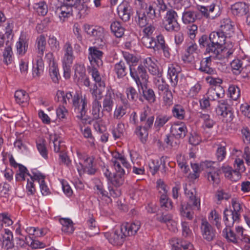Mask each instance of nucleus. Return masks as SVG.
<instances>
[{"mask_svg":"<svg viewBox=\"0 0 250 250\" xmlns=\"http://www.w3.org/2000/svg\"><path fill=\"white\" fill-rule=\"evenodd\" d=\"M112 158L111 162L114 167L116 172L113 176L111 178L109 181L112 186L115 187H120L124 182L125 175V169L121 167V164L128 170L131 169V165L127 161L125 156L119 153L118 152H114L112 153Z\"/></svg>","mask_w":250,"mask_h":250,"instance_id":"f257e3e1","label":"nucleus"},{"mask_svg":"<svg viewBox=\"0 0 250 250\" xmlns=\"http://www.w3.org/2000/svg\"><path fill=\"white\" fill-rule=\"evenodd\" d=\"M87 97L85 95L82 96L78 93H76L73 96L72 106L75 112L78 114L77 118L83 123H86L87 121L85 115L87 110Z\"/></svg>","mask_w":250,"mask_h":250,"instance_id":"f03ea898","label":"nucleus"},{"mask_svg":"<svg viewBox=\"0 0 250 250\" xmlns=\"http://www.w3.org/2000/svg\"><path fill=\"white\" fill-rule=\"evenodd\" d=\"M83 29L86 34L94 38L95 43H97L100 48H103L105 45V30L100 26H95L85 24Z\"/></svg>","mask_w":250,"mask_h":250,"instance_id":"7ed1b4c3","label":"nucleus"},{"mask_svg":"<svg viewBox=\"0 0 250 250\" xmlns=\"http://www.w3.org/2000/svg\"><path fill=\"white\" fill-rule=\"evenodd\" d=\"M45 176L40 172H33L31 181L27 180L26 189L28 195H33L36 189L34 182L37 181L40 184L41 191L43 195H47L50 193V190L44 181Z\"/></svg>","mask_w":250,"mask_h":250,"instance_id":"20e7f679","label":"nucleus"},{"mask_svg":"<svg viewBox=\"0 0 250 250\" xmlns=\"http://www.w3.org/2000/svg\"><path fill=\"white\" fill-rule=\"evenodd\" d=\"M167 6L164 0H156L151 2L146 5L144 12L148 18L152 21L161 17V12L165 11Z\"/></svg>","mask_w":250,"mask_h":250,"instance_id":"39448f33","label":"nucleus"},{"mask_svg":"<svg viewBox=\"0 0 250 250\" xmlns=\"http://www.w3.org/2000/svg\"><path fill=\"white\" fill-rule=\"evenodd\" d=\"M177 13L173 10L167 11L165 16L163 25L164 29L168 32H178L181 29L180 24L178 22Z\"/></svg>","mask_w":250,"mask_h":250,"instance_id":"423d86ee","label":"nucleus"},{"mask_svg":"<svg viewBox=\"0 0 250 250\" xmlns=\"http://www.w3.org/2000/svg\"><path fill=\"white\" fill-rule=\"evenodd\" d=\"M129 70L131 77L135 81L138 87L147 83L148 76L143 65L140 64L137 66L136 65H130Z\"/></svg>","mask_w":250,"mask_h":250,"instance_id":"0eeeda50","label":"nucleus"},{"mask_svg":"<svg viewBox=\"0 0 250 250\" xmlns=\"http://www.w3.org/2000/svg\"><path fill=\"white\" fill-rule=\"evenodd\" d=\"M209 35L213 48L215 49L214 56H217L220 53V51L222 50L223 48L226 47L227 42L225 41L227 38L220 31L212 32Z\"/></svg>","mask_w":250,"mask_h":250,"instance_id":"6e6552de","label":"nucleus"},{"mask_svg":"<svg viewBox=\"0 0 250 250\" xmlns=\"http://www.w3.org/2000/svg\"><path fill=\"white\" fill-rule=\"evenodd\" d=\"M185 194L188 200V204L192 206L193 209H200V199L198 196L195 188L191 184L186 185L185 188Z\"/></svg>","mask_w":250,"mask_h":250,"instance_id":"1a4fd4ad","label":"nucleus"},{"mask_svg":"<svg viewBox=\"0 0 250 250\" xmlns=\"http://www.w3.org/2000/svg\"><path fill=\"white\" fill-rule=\"evenodd\" d=\"M100 46H90L88 48V59L92 67H99L103 65L102 58L104 52Z\"/></svg>","mask_w":250,"mask_h":250,"instance_id":"9d476101","label":"nucleus"},{"mask_svg":"<svg viewBox=\"0 0 250 250\" xmlns=\"http://www.w3.org/2000/svg\"><path fill=\"white\" fill-rule=\"evenodd\" d=\"M104 236L109 243L113 245H122L125 240V234L124 233L121 227L115 229L112 232H106L104 233Z\"/></svg>","mask_w":250,"mask_h":250,"instance_id":"9b49d317","label":"nucleus"},{"mask_svg":"<svg viewBox=\"0 0 250 250\" xmlns=\"http://www.w3.org/2000/svg\"><path fill=\"white\" fill-rule=\"evenodd\" d=\"M170 132L175 139H183L187 134L188 129L184 123L177 122L171 125Z\"/></svg>","mask_w":250,"mask_h":250,"instance_id":"f8f14e48","label":"nucleus"},{"mask_svg":"<svg viewBox=\"0 0 250 250\" xmlns=\"http://www.w3.org/2000/svg\"><path fill=\"white\" fill-rule=\"evenodd\" d=\"M181 71V68L177 63L168 64L167 70L168 78L170 80L171 85L175 87L178 82V75Z\"/></svg>","mask_w":250,"mask_h":250,"instance_id":"ddd939ff","label":"nucleus"},{"mask_svg":"<svg viewBox=\"0 0 250 250\" xmlns=\"http://www.w3.org/2000/svg\"><path fill=\"white\" fill-rule=\"evenodd\" d=\"M150 110L149 107H144L140 113V121L142 123L143 126L149 129H150L153 126L154 121V117L149 114Z\"/></svg>","mask_w":250,"mask_h":250,"instance_id":"4468645a","label":"nucleus"},{"mask_svg":"<svg viewBox=\"0 0 250 250\" xmlns=\"http://www.w3.org/2000/svg\"><path fill=\"white\" fill-rule=\"evenodd\" d=\"M141 226L140 221H135L131 223H124L121 227L125 236L127 237L135 235L140 229Z\"/></svg>","mask_w":250,"mask_h":250,"instance_id":"2eb2a0df","label":"nucleus"},{"mask_svg":"<svg viewBox=\"0 0 250 250\" xmlns=\"http://www.w3.org/2000/svg\"><path fill=\"white\" fill-rule=\"evenodd\" d=\"M216 114L223 118H227V120L231 119L232 113L231 107L225 100H220L216 109Z\"/></svg>","mask_w":250,"mask_h":250,"instance_id":"dca6fc26","label":"nucleus"},{"mask_svg":"<svg viewBox=\"0 0 250 250\" xmlns=\"http://www.w3.org/2000/svg\"><path fill=\"white\" fill-rule=\"evenodd\" d=\"M131 8L129 4L124 1L117 7V12L120 18L124 21H127L130 19Z\"/></svg>","mask_w":250,"mask_h":250,"instance_id":"f3484780","label":"nucleus"},{"mask_svg":"<svg viewBox=\"0 0 250 250\" xmlns=\"http://www.w3.org/2000/svg\"><path fill=\"white\" fill-rule=\"evenodd\" d=\"M114 93L111 89H107L103 101V111L107 113L111 112L114 106Z\"/></svg>","mask_w":250,"mask_h":250,"instance_id":"a211bd4d","label":"nucleus"},{"mask_svg":"<svg viewBox=\"0 0 250 250\" xmlns=\"http://www.w3.org/2000/svg\"><path fill=\"white\" fill-rule=\"evenodd\" d=\"M240 214H234L232 210L226 208L224 211V221L227 228H231L235 222H239Z\"/></svg>","mask_w":250,"mask_h":250,"instance_id":"6ab92c4d","label":"nucleus"},{"mask_svg":"<svg viewBox=\"0 0 250 250\" xmlns=\"http://www.w3.org/2000/svg\"><path fill=\"white\" fill-rule=\"evenodd\" d=\"M72 8L62 5L57 7L55 11V16L58 17L61 22H63L66 19L72 15Z\"/></svg>","mask_w":250,"mask_h":250,"instance_id":"aec40b11","label":"nucleus"},{"mask_svg":"<svg viewBox=\"0 0 250 250\" xmlns=\"http://www.w3.org/2000/svg\"><path fill=\"white\" fill-rule=\"evenodd\" d=\"M93 158L92 157H86L83 164L80 163L81 168L78 166L77 169L81 174L82 172L87 173L88 174H94L96 172V169L93 167Z\"/></svg>","mask_w":250,"mask_h":250,"instance_id":"412c9836","label":"nucleus"},{"mask_svg":"<svg viewBox=\"0 0 250 250\" xmlns=\"http://www.w3.org/2000/svg\"><path fill=\"white\" fill-rule=\"evenodd\" d=\"M169 243L172 247L171 250H188L192 248L190 243L176 237L172 238Z\"/></svg>","mask_w":250,"mask_h":250,"instance_id":"4be33fe9","label":"nucleus"},{"mask_svg":"<svg viewBox=\"0 0 250 250\" xmlns=\"http://www.w3.org/2000/svg\"><path fill=\"white\" fill-rule=\"evenodd\" d=\"M201 229L204 239L208 241H212L215 237V231L211 225L207 221H203Z\"/></svg>","mask_w":250,"mask_h":250,"instance_id":"5701e85b","label":"nucleus"},{"mask_svg":"<svg viewBox=\"0 0 250 250\" xmlns=\"http://www.w3.org/2000/svg\"><path fill=\"white\" fill-rule=\"evenodd\" d=\"M74 55H63L62 59V65L63 70V77L68 79L71 76V68L74 59Z\"/></svg>","mask_w":250,"mask_h":250,"instance_id":"b1692460","label":"nucleus"},{"mask_svg":"<svg viewBox=\"0 0 250 250\" xmlns=\"http://www.w3.org/2000/svg\"><path fill=\"white\" fill-rule=\"evenodd\" d=\"M211 54L209 57L203 59L200 62V67L199 70L205 73L212 75L216 74V70L211 67V57H215Z\"/></svg>","mask_w":250,"mask_h":250,"instance_id":"393cba45","label":"nucleus"},{"mask_svg":"<svg viewBox=\"0 0 250 250\" xmlns=\"http://www.w3.org/2000/svg\"><path fill=\"white\" fill-rule=\"evenodd\" d=\"M231 10L233 15L241 17L248 13L249 7L245 2H238L231 6Z\"/></svg>","mask_w":250,"mask_h":250,"instance_id":"a878e982","label":"nucleus"},{"mask_svg":"<svg viewBox=\"0 0 250 250\" xmlns=\"http://www.w3.org/2000/svg\"><path fill=\"white\" fill-rule=\"evenodd\" d=\"M113 72L118 79H122L128 73L127 64L122 60L116 63L113 66Z\"/></svg>","mask_w":250,"mask_h":250,"instance_id":"bb28decb","label":"nucleus"},{"mask_svg":"<svg viewBox=\"0 0 250 250\" xmlns=\"http://www.w3.org/2000/svg\"><path fill=\"white\" fill-rule=\"evenodd\" d=\"M207 95L210 101H215L224 97L225 91L222 86L218 85L215 88H209Z\"/></svg>","mask_w":250,"mask_h":250,"instance_id":"cd10ccee","label":"nucleus"},{"mask_svg":"<svg viewBox=\"0 0 250 250\" xmlns=\"http://www.w3.org/2000/svg\"><path fill=\"white\" fill-rule=\"evenodd\" d=\"M129 104L127 100H122V104L116 105L113 113V117L116 119H121L126 113Z\"/></svg>","mask_w":250,"mask_h":250,"instance_id":"c85d7f7f","label":"nucleus"},{"mask_svg":"<svg viewBox=\"0 0 250 250\" xmlns=\"http://www.w3.org/2000/svg\"><path fill=\"white\" fill-rule=\"evenodd\" d=\"M199 44L201 47H206V53L212 54L214 55L215 49L213 48L211 42L210 35L208 37L207 35H202L199 39Z\"/></svg>","mask_w":250,"mask_h":250,"instance_id":"c756f323","label":"nucleus"},{"mask_svg":"<svg viewBox=\"0 0 250 250\" xmlns=\"http://www.w3.org/2000/svg\"><path fill=\"white\" fill-rule=\"evenodd\" d=\"M219 170L218 168H210L206 170L205 177L208 181L213 185H217L220 182Z\"/></svg>","mask_w":250,"mask_h":250,"instance_id":"7c9ffc66","label":"nucleus"},{"mask_svg":"<svg viewBox=\"0 0 250 250\" xmlns=\"http://www.w3.org/2000/svg\"><path fill=\"white\" fill-rule=\"evenodd\" d=\"M234 26L232 22L229 19L224 20L220 25V31L226 37H230L234 33Z\"/></svg>","mask_w":250,"mask_h":250,"instance_id":"2f4dec72","label":"nucleus"},{"mask_svg":"<svg viewBox=\"0 0 250 250\" xmlns=\"http://www.w3.org/2000/svg\"><path fill=\"white\" fill-rule=\"evenodd\" d=\"M91 115L93 120H98L103 116V109L102 110V105L99 101H92L90 109Z\"/></svg>","mask_w":250,"mask_h":250,"instance_id":"473e14b6","label":"nucleus"},{"mask_svg":"<svg viewBox=\"0 0 250 250\" xmlns=\"http://www.w3.org/2000/svg\"><path fill=\"white\" fill-rule=\"evenodd\" d=\"M221 170L225 174V177L232 181L236 182L241 178V174H239L235 169H232V167L229 166H223Z\"/></svg>","mask_w":250,"mask_h":250,"instance_id":"72a5a7b5","label":"nucleus"},{"mask_svg":"<svg viewBox=\"0 0 250 250\" xmlns=\"http://www.w3.org/2000/svg\"><path fill=\"white\" fill-rule=\"evenodd\" d=\"M143 96L144 98L150 104L153 103L156 101V96L153 90L147 87V83L140 85Z\"/></svg>","mask_w":250,"mask_h":250,"instance_id":"f704fd0d","label":"nucleus"},{"mask_svg":"<svg viewBox=\"0 0 250 250\" xmlns=\"http://www.w3.org/2000/svg\"><path fill=\"white\" fill-rule=\"evenodd\" d=\"M46 38L44 35H40L36 40L35 47L37 50L39 58H42L45 50Z\"/></svg>","mask_w":250,"mask_h":250,"instance_id":"c9c22d12","label":"nucleus"},{"mask_svg":"<svg viewBox=\"0 0 250 250\" xmlns=\"http://www.w3.org/2000/svg\"><path fill=\"white\" fill-rule=\"evenodd\" d=\"M73 98L71 92L65 93L63 91L58 90L55 99L62 104V106H66L68 104L70 103V100H72Z\"/></svg>","mask_w":250,"mask_h":250,"instance_id":"e433bc0d","label":"nucleus"},{"mask_svg":"<svg viewBox=\"0 0 250 250\" xmlns=\"http://www.w3.org/2000/svg\"><path fill=\"white\" fill-rule=\"evenodd\" d=\"M143 63L152 75H159L158 68L156 63V60L154 58L147 57L144 59Z\"/></svg>","mask_w":250,"mask_h":250,"instance_id":"4c0bfd02","label":"nucleus"},{"mask_svg":"<svg viewBox=\"0 0 250 250\" xmlns=\"http://www.w3.org/2000/svg\"><path fill=\"white\" fill-rule=\"evenodd\" d=\"M198 117L203 122L202 127L204 129L212 128L216 124L215 121L211 118L208 114L200 112L198 113Z\"/></svg>","mask_w":250,"mask_h":250,"instance_id":"58836bf2","label":"nucleus"},{"mask_svg":"<svg viewBox=\"0 0 250 250\" xmlns=\"http://www.w3.org/2000/svg\"><path fill=\"white\" fill-rule=\"evenodd\" d=\"M150 129L146 127H144L143 125H138L136 126L134 133L139 138L141 142L145 144L147 141L148 136V131Z\"/></svg>","mask_w":250,"mask_h":250,"instance_id":"ea45409f","label":"nucleus"},{"mask_svg":"<svg viewBox=\"0 0 250 250\" xmlns=\"http://www.w3.org/2000/svg\"><path fill=\"white\" fill-rule=\"evenodd\" d=\"M111 32L118 38H122L125 33V28L123 25L119 21H115L110 25Z\"/></svg>","mask_w":250,"mask_h":250,"instance_id":"a19ab883","label":"nucleus"},{"mask_svg":"<svg viewBox=\"0 0 250 250\" xmlns=\"http://www.w3.org/2000/svg\"><path fill=\"white\" fill-rule=\"evenodd\" d=\"M59 222L62 225V230L65 233L70 234H72L74 230V228L72 221L69 218H60Z\"/></svg>","mask_w":250,"mask_h":250,"instance_id":"79ce46f5","label":"nucleus"},{"mask_svg":"<svg viewBox=\"0 0 250 250\" xmlns=\"http://www.w3.org/2000/svg\"><path fill=\"white\" fill-rule=\"evenodd\" d=\"M170 119L171 117L166 114L158 115L154 123L155 128L157 130H160Z\"/></svg>","mask_w":250,"mask_h":250,"instance_id":"37998d69","label":"nucleus"},{"mask_svg":"<svg viewBox=\"0 0 250 250\" xmlns=\"http://www.w3.org/2000/svg\"><path fill=\"white\" fill-rule=\"evenodd\" d=\"M50 140V142L52 141L53 144L54 150L55 152L61 153L65 151V146L64 143L56 135L51 136Z\"/></svg>","mask_w":250,"mask_h":250,"instance_id":"c03bdc74","label":"nucleus"},{"mask_svg":"<svg viewBox=\"0 0 250 250\" xmlns=\"http://www.w3.org/2000/svg\"><path fill=\"white\" fill-rule=\"evenodd\" d=\"M14 97L16 103L19 104L27 103L29 99L28 94L23 90H17Z\"/></svg>","mask_w":250,"mask_h":250,"instance_id":"a18cd8bd","label":"nucleus"},{"mask_svg":"<svg viewBox=\"0 0 250 250\" xmlns=\"http://www.w3.org/2000/svg\"><path fill=\"white\" fill-rule=\"evenodd\" d=\"M104 88L100 87L97 84H94L90 88V92L93 98V101H99L103 97V93Z\"/></svg>","mask_w":250,"mask_h":250,"instance_id":"49530a36","label":"nucleus"},{"mask_svg":"<svg viewBox=\"0 0 250 250\" xmlns=\"http://www.w3.org/2000/svg\"><path fill=\"white\" fill-rule=\"evenodd\" d=\"M97 67H92L90 71L91 76L95 82V84L98 85L100 87L104 88L105 84L104 80H102V77L97 69Z\"/></svg>","mask_w":250,"mask_h":250,"instance_id":"de8ad7c7","label":"nucleus"},{"mask_svg":"<svg viewBox=\"0 0 250 250\" xmlns=\"http://www.w3.org/2000/svg\"><path fill=\"white\" fill-rule=\"evenodd\" d=\"M194 209L191 205L187 204L186 206L182 205L180 208V214L182 216L188 220H191L193 217Z\"/></svg>","mask_w":250,"mask_h":250,"instance_id":"09e8293b","label":"nucleus"},{"mask_svg":"<svg viewBox=\"0 0 250 250\" xmlns=\"http://www.w3.org/2000/svg\"><path fill=\"white\" fill-rule=\"evenodd\" d=\"M44 69V64L42 58L38 59L36 63L33 66V76L34 77H39L42 73Z\"/></svg>","mask_w":250,"mask_h":250,"instance_id":"8fccbe9b","label":"nucleus"},{"mask_svg":"<svg viewBox=\"0 0 250 250\" xmlns=\"http://www.w3.org/2000/svg\"><path fill=\"white\" fill-rule=\"evenodd\" d=\"M208 219L216 226L218 229H221V217L220 215L215 210H212L210 211L208 216Z\"/></svg>","mask_w":250,"mask_h":250,"instance_id":"3c124183","label":"nucleus"},{"mask_svg":"<svg viewBox=\"0 0 250 250\" xmlns=\"http://www.w3.org/2000/svg\"><path fill=\"white\" fill-rule=\"evenodd\" d=\"M33 8L37 14L41 16H45L48 12L47 5L43 1L34 3Z\"/></svg>","mask_w":250,"mask_h":250,"instance_id":"603ef678","label":"nucleus"},{"mask_svg":"<svg viewBox=\"0 0 250 250\" xmlns=\"http://www.w3.org/2000/svg\"><path fill=\"white\" fill-rule=\"evenodd\" d=\"M215 6V3L211 2V4L208 7L203 5H198L197 9L201 13L204 17L206 18H209V14L214 11Z\"/></svg>","mask_w":250,"mask_h":250,"instance_id":"864d4df0","label":"nucleus"},{"mask_svg":"<svg viewBox=\"0 0 250 250\" xmlns=\"http://www.w3.org/2000/svg\"><path fill=\"white\" fill-rule=\"evenodd\" d=\"M197 19L196 12L191 11H185L183 13L182 20L185 24L194 22Z\"/></svg>","mask_w":250,"mask_h":250,"instance_id":"5fc2aeb1","label":"nucleus"},{"mask_svg":"<svg viewBox=\"0 0 250 250\" xmlns=\"http://www.w3.org/2000/svg\"><path fill=\"white\" fill-rule=\"evenodd\" d=\"M142 42L144 46L148 48H152L155 51L157 42L155 39L149 36H144L142 38Z\"/></svg>","mask_w":250,"mask_h":250,"instance_id":"6e6d98bb","label":"nucleus"},{"mask_svg":"<svg viewBox=\"0 0 250 250\" xmlns=\"http://www.w3.org/2000/svg\"><path fill=\"white\" fill-rule=\"evenodd\" d=\"M137 17H138L137 24L141 27H145L148 24L150 20L148 19L145 13L141 11H137Z\"/></svg>","mask_w":250,"mask_h":250,"instance_id":"4d7b16f0","label":"nucleus"},{"mask_svg":"<svg viewBox=\"0 0 250 250\" xmlns=\"http://www.w3.org/2000/svg\"><path fill=\"white\" fill-rule=\"evenodd\" d=\"M36 146L38 151L42 156L45 159H48V151L46 148L45 141L38 140L36 141Z\"/></svg>","mask_w":250,"mask_h":250,"instance_id":"13d9d810","label":"nucleus"},{"mask_svg":"<svg viewBox=\"0 0 250 250\" xmlns=\"http://www.w3.org/2000/svg\"><path fill=\"white\" fill-rule=\"evenodd\" d=\"M172 112L173 116L179 120H183L185 118V111L181 105H175L172 108Z\"/></svg>","mask_w":250,"mask_h":250,"instance_id":"bf43d9fd","label":"nucleus"},{"mask_svg":"<svg viewBox=\"0 0 250 250\" xmlns=\"http://www.w3.org/2000/svg\"><path fill=\"white\" fill-rule=\"evenodd\" d=\"M16 47L18 54L23 55L27 51L28 43L24 39L20 38L16 43Z\"/></svg>","mask_w":250,"mask_h":250,"instance_id":"052dcab7","label":"nucleus"},{"mask_svg":"<svg viewBox=\"0 0 250 250\" xmlns=\"http://www.w3.org/2000/svg\"><path fill=\"white\" fill-rule=\"evenodd\" d=\"M160 204L161 207L166 210L171 209L172 208V203L167 195L160 196Z\"/></svg>","mask_w":250,"mask_h":250,"instance_id":"680f3d73","label":"nucleus"},{"mask_svg":"<svg viewBox=\"0 0 250 250\" xmlns=\"http://www.w3.org/2000/svg\"><path fill=\"white\" fill-rule=\"evenodd\" d=\"M18 167L19 171L16 176L17 181H24L26 175L29 176L31 179V176H33V175H31L27 172V169L24 166L21 164Z\"/></svg>","mask_w":250,"mask_h":250,"instance_id":"e2e57ef3","label":"nucleus"},{"mask_svg":"<svg viewBox=\"0 0 250 250\" xmlns=\"http://www.w3.org/2000/svg\"><path fill=\"white\" fill-rule=\"evenodd\" d=\"M90 1V0H76V2H79L77 8L79 10L81 14L86 15L89 11V8L87 3Z\"/></svg>","mask_w":250,"mask_h":250,"instance_id":"0e129e2a","label":"nucleus"},{"mask_svg":"<svg viewBox=\"0 0 250 250\" xmlns=\"http://www.w3.org/2000/svg\"><path fill=\"white\" fill-rule=\"evenodd\" d=\"M74 76L78 79L82 78L85 75V68L83 64L76 63L74 65Z\"/></svg>","mask_w":250,"mask_h":250,"instance_id":"69168bd1","label":"nucleus"},{"mask_svg":"<svg viewBox=\"0 0 250 250\" xmlns=\"http://www.w3.org/2000/svg\"><path fill=\"white\" fill-rule=\"evenodd\" d=\"M13 236L12 231L9 229H5L4 233L3 234V242L6 246L11 248L13 246Z\"/></svg>","mask_w":250,"mask_h":250,"instance_id":"338daca9","label":"nucleus"},{"mask_svg":"<svg viewBox=\"0 0 250 250\" xmlns=\"http://www.w3.org/2000/svg\"><path fill=\"white\" fill-rule=\"evenodd\" d=\"M155 217L159 222L166 224L173 218V216L170 213L161 212L156 214Z\"/></svg>","mask_w":250,"mask_h":250,"instance_id":"774afa93","label":"nucleus"}]
</instances>
